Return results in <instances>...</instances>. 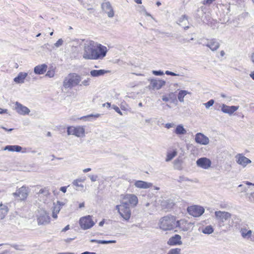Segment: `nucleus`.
Here are the masks:
<instances>
[{"label": "nucleus", "instance_id": "obj_10", "mask_svg": "<svg viewBox=\"0 0 254 254\" xmlns=\"http://www.w3.org/2000/svg\"><path fill=\"white\" fill-rule=\"evenodd\" d=\"M123 207L120 213V216L126 221H128L131 216V210L129 206H127L126 203H122Z\"/></svg>", "mask_w": 254, "mask_h": 254}, {"label": "nucleus", "instance_id": "obj_17", "mask_svg": "<svg viewBox=\"0 0 254 254\" xmlns=\"http://www.w3.org/2000/svg\"><path fill=\"white\" fill-rule=\"evenodd\" d=\"M15 108L18 114L22 115L28 114L30 112V110L27 107L23 106L18 102L15 103Z\"/></svg>", "mask_w": 254, "mask_h": 254}, {"label": "nucleus", "instance_id": "obj_6", "mask_svg": "<svg viewBox=\"0 0 254 254\" xmlns=\"http://www.w3.org/2000/svg\"><path fill=\"white\" fill-rule=\"evenodd\" d=\"M79 225L80 227L83 230H86L91 228L95 224L92 219V216L87 215L81 217L79 220Z\"/></svg>", "mask_w": 254, "mask_h": 254}, {"label": "nucleus", "instance_id": "obj_37", "mask_svg": "<svg viewBox=\"0 0 254 254\" xmlns=\"http://www.w3.org/2000/svg\"><path fill=\"white\" fill-rule=\"evenodd\" d=\"M6 245H8L6 244ZM11 247L14 248L15 250L23 251V249L22 248V246L16 245V244H9Z\"/></svg>", "mask_w": 254, "mask_h": 254}, {"label": "nucleus", "instance_id": "obj_64", "mask_svg": "<svg viewBox=\"0 0 254 254\" xmlns=\"http://www.w3.org/2000/svg\"><path fill=\"white\" fill-rule=\"evenodd\" d=\"M0 254H9V251L8 250H5Z\"/></svg>", "mask_w": 254, "mask_h": 254}, {"label": "nucleus", "instance_id": "obj_15", "mask_svg": "<svg viewBox=\"0 0 254 254\" xmlns=\"http://www.w3.org/2000/svg\"><path fill=\"white\" fill-rule=\"evenodd\" d=\"M195 141L202 145H207L209 142V138L202 133H197L195 135Z\"/></svg>", "mask_w": 254, "mask_h": 254}, {"label": "nucleus", "instance_id": "obj_36", "mask_svg": "<svg viewBox=\"0 0 254 254\" xmlns=\"http://www.w3.org/2000/svg\"><path fill=\"white\" fill-rule=\"evenodd\" d=\"M214 103V101L213 99H211L207 102L204 103L203 105L205 106L206 108L208 109L212 106Z\"/></svg>", "mask_w": 254, "mask_h": 254}, {"label": "nucleus", "instance_id": "obj_12", "mask_svg": "<svg viewBox=\"0 0 254 254\" xmlns=\"http://www.w3.org/2000/svg\"><path fill=\"white\" fill-rule=\"evenodd\" d=\"M196 165L198 167L204 169H208L211 165V161L209 159L206 157L199 158L196 161Z\"/></svg>", "mask_w": 254, "mask_h": 254}, {"label": "nucleus", "instance_id": "obj_3", "mask_svg": "<svg viewBox=\"0 0 254 254\" xmlns=\"http://www.w3.org/2000/svg\"><path fill=\"white\" fill-rule=\"evenodd\" d=\"M81 81V77L76 73L69 74L64 81V86L66 88H71L78 85Z\"/></svg>", "mask_w": 254, "mask_h": 254}, {"label": "nucleus", "instance_id": "obj_40", "mask_svg": "<svg viewBox=\"0 0 254 254\" xmlns=\"http://www.w3.org/2000/svg\"><path fill=\"white\" fill-rule=\"evenodd\" d=\"M178 181L180 183H182L183 182H185V181H190V180L189 179H188L187 177H185L184 176H182L179 177V179L178 180Z\"/></svg>", "mask_w": 254, "mask_h": 254}, {"label": "nucleus", "instance_id": "obj_31", "mask_svg": "<svg viewBox=\"0 0 254 254\" xmlns=\"http://www.w3.org/2000/svg\"><path fill=\"white\" fill-rule=\"evenodd\" d=\"M214 232V229L211 225H208L202 229V232L205 234H210Z\"/></svg>", "mask_w": 254, "mask_h": 254}, {"label": "nucleus", "instance_id": "obj_59", "mask_svg": "<svg viewBox=\"0 0 254 254\" xmlns=\"http://www.w3.org/2000/svg\"><path fill=\"white\" fill-rule=\"evenodd\" d=\"M90 241L91 243H96L99 244V242H100L101 240L91 239V240H90Z\"/></svg>", "mask_w": 254, "mask_h": 254}, {"label": "nucleus", "instance_id": "obj_23", "mask_svg": "<svg viewBox=\"0 0 254 254\" xmlns=\"http://www.w3.org/2000/svg\"><path fill=\"white\" fill-rule=\"evenodd\" d=\"M37 194L38 195V197L39 198H42V197H43L42 199H40V201H45L46 200L47 197L50 194V193L47 189L44 188L40 189L37 193Z\"/></svg>", "mask_w": 254, "mask_h": 254}, {"label": "nucleus", "instance_id": "obj_32", "mask_svg": "<svg viewBox=\"0 0 254 254\" xmlns=\"http://www.w3.org/2000/svg\"><path fill=\"white\" fill-rule=\"evenodd\" d=\"M177 154V152L176 150H174L172 152L168 153L167 155L166 159V162L171 161L174 157H175Z\"/></svg>", "mask_w": 254, "mask_h": 254}, {"label": "nucleus", "instance_id": "obj_46", "mask_svg": "<svg viewBox=\"0 0 254 254\" xmlns=\"http://www.w3.org/2000/svg\"><path fill=\"white\" fill-rule=\"evenodd\" d=\"M61 207L60 206H55L53 209V212L58 213L61 210Z\"/></svg>", "mask_w": 254, "mask_h": 254}, {"label": "nucleus", "instance_id": "obj_60", "mask_svg": "<svg viewBox=\"0 0 254 254\" xmlns=\"http://www.w3.org/2000/svg\"><path fill=\"white\" fill-rule=\"evenodd\" d=\"M103 107H107V108H109L111 106V104L110 103H106L103 104Z\"/></svg>", "mask_w": 254, "mask_h": 254}, {"label": "nucleus", "instance_id": "obj_49", "mask_svg": "<svg viewBox=\"0 0 254 254\" xmlns=\"http://www.w3.org/2000/svg\"><path fill=\"white\" fill-rule=\"evenodd\" d=\"M113 108L118 113L120 114V115H122V112L120 111V109L118 107H117L116 105H113Z\"/></svg>", "mask_w": 254, "mask_h": 254}, {"label": "nucleus", "instance_id": "obj_56", "mask_svg": "<svg viewBox=\"0 0 254 254\" xmlns=\"http://www.w3.org/2000/svg\"><path fill=\"white\" fill-rule=\"evenodd\" d=\"M249 198L251 200L254 201V192L250 193Z\"/></svg>", "mask_w": 254, "mask_h": 254}, {"label": "nucleus", "instance_id": "obj_21", "mask_svg": "<svg viewBox=\"0 0 254 254\" xmlns=\"http://www.w3.org/2000/svg\"><path fill=\"white\" fill-rule=\"evenodd\" d=\"M203 45L209 48L212 51H216L220 47L219 43L215 39H212L208 42L207 43L203 44Z\"/></svg>", "mask_w": 254, "mask_h": 254}, {"label": "nucleus", "instance_id": "obj_54", "mask_svg": "<svg viewBox=\"0 0 254 254\" xmlns=\"http://www.w3.org/2000/svg\"><path fill=\"white\" fill-rule=\"evenodd\" d=\"M67 187H62L60 188V190L65 193L66 191Z\"/></svg>", "mask_w": 254, "mask_h": 254}, {"label": "nucleus", "instance_id": "obj_24", "mask_svg": "<svg viewBox=\"0 0 254 254\" xmlns=\"http://www.w3.org/2000/svg\"><path fill=\"white\" fill-rule=\"evenodd\" d=\"M27 75V73L20 72L18 73V75L14 78V81L17 83H23Z\"/></svg>", "mask_w": 254, "mask_h": 254}, {"label": "nucleus", "instance_id": "obj_50", "mask_svg": "<svg viewBox=\"0 0 254 254\" xmlns=\"http://www.w3.org/2000/svg\"><path fill=\"white\" fill-rule=\"evenodd\" d=\"M174 126V124L173 123H167L165 125V127L167 128H170Z\"/></svg>", "mask_w": 254, "mask_h": 254}, {"label": "nucleus", "instance_id": "obj_39", "mask_svg": "<svg viewBox=\"0 0 254 254\" xmlns=\"http://www.w3.org/2000/svg\"><path fill=\"white\" fill-rule=\"evenodd\" d=\"M116 240H101L100 242H99V244H109L111 243H116Z\"/></svg>", "mask_w": 254, "mask_h": 254}, {"label": "nucleus", "instance_id": "obj_58", "mask_svg": "<svg viewBox=\"0 0 254 254\" xmlns=\"http://www.w3.org/2000/svg\"><path fill=\"white\" fill-rule=\"evenodd\" d=\"M7 111V109H3L1 108H0V114H2L3 113H6Z\"/></svg>", "mask_w": 254, "mask_h": 254}, {"label": "nucleus", "instance_id": "obj_20", "mask_svg": "<svg viewBox=\"0 0 254 254\" xmlns=\"http://www.w3.org/2000/svg\"><path fill=\"white\" fill-rule=\"evenodd\" d=\"M134 186L138 189H146L151 188L153 184L151 183L143 181H136L134 184Z\"/></svg>", "mask_w": 254, "mask_h": 254}, {"label": "nucleus", "instance_id": "obj_7", "mask_svg": "<svg viewBox=\"0 0 254 254\" xmlns=\"http://www.w3.org/2000/svg\"><path fill=\"white\" fill-rule=\"evenodd\" d=\"M37 222L38 225H46L50 223V218L47 212L43 209L38 211Z\"/></svg>", "mask_w": 254, "mask_h": 254}, {"label": "nucleus", "instance_id": "obj_5", "mask_svg": "<svg viewBox=\"0 0 254 254\" xmlns=\"http://www.w3.org/2000/svg\"><path fill=\"white\" fill-rule=\"evenodd\" d=\"M138 202L137 197L133 194H126L124 195L122 203H126L127 206L134 207L136 206Z\"/></svg>", "mask_w": 254, "mask_h": 254}, {"label": "nucleus", "instance_id": "obj_35", "mask_svg": "<svg viewBox=\"0 0 254 254\" xmlns=\"http://www.w3.org/2000/svg\"><path fill=\"white\" fill-rule=\"evenodd\" d=\"M168 254H181V249L178 248L171 249Z\"/></svg>", "mask_w": 254, "mask_h": 254}, {"label": "nucleus", "instance_id": "obj_28", "mask_svg": "<svg viewBox=\"0 0 254 254\" xmlns=\"http://www.w3.org/2000/svg\"><path fill=\"white\" fill-rule=\"evenodd\" d=\"M22 150V147L19 145H7L4 148V150H8L9 151H16L17 152H20Z\"/></svg>", "mask_w": 254, "mask_h": 254}, {"label": "nucleus", "instance_id": "obj_52", "mask_svg": "<svg viewBox=\"0 0 254 254\" xmlns=\"http://www.w3.org/2000/svg\"><path fill=\"white\" fill-rule=\"evenodd\" d=\"M162 99L163 101L168 102L169 101V98L165 95H163L162 97Z\"/></svg>", "mask_w": 254, "mask_h": 254}, {"label": "nucleus", "instance_id": "obj_43", "mask_svg": "<svg viewBox=\"0 0 254 254\" xmlns=\"http://www.w3.org/2000/svg\"><path fill=\"white\" fill-rule=\"evenodd\" d=\"M55 75V72L53 70H49L47 71L46 76L49 77H53Z\"/></svg>", "mask_w": 254, "mask_h": 254}, {"label": "nucleus", "instance_id": "obj_16", "mask_svg": "<svg viewBox=\"0 0 254 254\" xmlns=\"http://www.w3.org/2000/svg\"><path fill=\"white\" fill-rule=\"evenodd\" d=\"M166 81L163 80L152 79L150 80V85L152 89L158 90L165 85Z\"/></svg>", "mask_w": 254, "mask_h": 254}, {"label": "nucleus", "instance_id": "obj_61", "mask_svg": "<svg viewBox=\"0 0 254 254\" xmlns=\"http://www.w3.org/2000/svg\"><path fill=\"white\" fill-rule=\"evenodd\" d=\"M81 254H96V253L94 252H85L81 253Z\"/></svg>", "mask_w": 254, "mask_h": 254}, {"label": "nucleus", "instance_id": "obj_47", "mask_svg": "<svg viewBox=\"0 0 254 254\" xmlns=\"http://www.w3.org/2000/svg\"><path fill=\"white\" fill-rule=\"evenodd\" d=\"M184 21H188L187 17L185 15H182V17L179 20V22L180 23H181V22H183Z\"/></svg>", "mask_w": 254, "mask_h": 254}, {"label": "nucleus", "instance_id": "obj_11", "mask_svg": "<svg viewBox=\"0 0 254 254\" xmlns=\"http://www.w3.org/2000/svg\"><path fill=\"white\" fill-rule=\"evenodd\" d=\"M235 158L236 162L244 168L252 162L250 159L244 156L242 154H238L235 156Z\"/></svg>", "mask_w": 254, "mask_h": 254}, {"label": "nucleus", "instance_id": "obj_62", "mask_svg": "<svg viewBox=\"0 0 254 254\" xmlns=\"http://www.w3.org/2000/svg\"><path fill=\"white\" fill-rule=\"evenodd\" d=\"M91 168H86V169H84V170H83V172L84 173H87V172H88L90 171H91Z\"/></svg>", "mask_w": 254, "mask_h": 254}, {"label": "nucleus", "instance_id": "obj_22", "mask_svg": "<svg viewBox=\"0 0 254 254\" xmlns=\"http://www.w3.org/2000/svg\"><path fill=\"white\" fill-rule=\"evenodd\" d=\"M48 66L44 64L36 66L34 68V72L36 74H44L47 69Z\"/></svg>", "mask_w": 254, "mask_h": 254}, {"label": "nucleus", "instance_id": "obj_14", "mask_svg": "<svg viewBox=\"0 0 254 254\" xmlns=\"http://www.w3.org/2000/svg\"><path fill=\"white\" fill-rule=\"evenodd\" d=\"M101 7L102 10L107 14L109 17H113L114 16V12L110 2L106 1L102 3Z\"/></svg>", "mask_w": 254, "mask_h": 254}, {"label": "nucleus", "instance_id": "obj_8", "mask_svg": "<svg viewBox=\"0 0 254 254\" xmlns=\"http://www.w3.org/2000/svg\"><path fill=\"white\" fill-rule=\"evenodd\" d=\"M85 130L82 127H69L67 128V133L68 135H74L77 137H82L84 135Z\"/></svg>", "mask_w": 254, "mask_h": 254}, {"label": "nucleus", "instance_id": "obj_33", "mask_svg": "<svg viewBox=\"0 0 254 254\" xmlns=\"http://www.w3.org/2000/svg\"><path fill=\"white\" fill-rule=\"evenodd\" d=\"M182 161L180 159H176L174 161V168L176 169L180 170L182 169Z\"/></svg>", "mask_w": 254, "mask_h": 254}, {"label": "nucleus", "instance_id": "obj_51", "mask_svg": "<svg viewBox=\"0 0 254 254\" xmlns=\"http://www.w3.org/2000/svg\"><path fill=\"white\" fill-rule=\"evenodd\" d=\"M213 0H204L203 1L204 4H210L212 3Z\"/></svg>", "mask_w": 254, "mask_h": 254}, {"label": "nucleus", "instance_id": "obj_63", "mask_svg": "<svg viewBox=\"0 0 254 254\" xmlns=\"http://www.w3.org/2000/svg\"><path fill=\"white\" fill-rule=\"evenodd\" d=\"M250 76L251 77V78L254 80V71L252 72L251 73V74H250Z\"/></svg>", "mask_w": 254, "mask_h": 254}, {"label": "nucleus", "instance_id": "obj_4", "mask_svg": "<svg viewBox=\"0 0 254 254\" xmlns=\"http://www.w3.org/2000/svg\"><path fill=\"white\" fill-rule=\"evenodd\" d=\"M215 217L220 227L224 226V222L231 218L232 214L227 211H216Z\"/></svg>", "mask_w": 254, "mask_h": 254}, {"label": "nucleus", "instance_id": "obj_2", "mask_svg": "<svg viewBox=\"0 0 254 254\" xmlns=\"http://www.w3.org/2000/svg\"><path fill=\"white\" fill-rule=\"evenodd\" d=\"M160 229L166 231L173 230L180 225V221H176V218L173 216H166L160 220Z\"/></svg>", "mask_w": 254, "mask_h": 254}, {"label": "nucleus", "instance_id": "obj_13", "mask_svg": "<svg viewBox=\"0 0 254 254\" xmlns=\"http://www.w3.org/2000/svg\"><path fill=\"white\" fill-rule=\"evenodd\" d=\"M28 190L26 187L23 186L19 188L17 192L12 193V195L16 197H19L20 200H24L28 196Z\"/></svg>", "mask_w": 254, "mask_h": 254}, {"label": "nucleus", "instance_id": "obj_57", "mask_svg": "<svg viewBox=\"0 0 254 254\" xmlns=\"http://www.w3.org/2000/svg\"><path fill=\"white\" fill-rule=\"evenodd\" d=\"M180 42H181L183 44H184V43H185L186 42H190V40L184 38V39H182V40H181L180 41Z\"/></svg>", "mask_w": 254, "mask_h": 254}, {"label": "nucleus", "instance_id": "obj_26", "mask_svg": "<svg viewBox=\"0 0 254 254\" xmlns=\"http://www.w3.org/2000/svg\"><path fill=\"white\" fill-rule=\"evenodd\" d=\"M8 211L7 206L1 203L0 204V220L3 219L7 215Z\"/></svg>", "mask_w": 254, "mask_h": 254}, {"label": "nucleus", "instance_id": "obj_38", "mask_svg": "<svg viewBox=\"0 0 254 254\" xmlns=\"http://www.w3.org/2000/svg\"><path fill=\"white\" fill-rule=\"evenodd\" d=\"M91 79L90 78H87L86 79L83 80L80 85L88 86L90 85Z\"/></svg>", "mask_w": 254, "mask_h": 254}, {"label": "nucleus", "instance_id": "obj_34", "mask_svg": "<svg viewBox=\"0 0 254 254\" xmlns=\"http://www.w3.org/2000/svg\"><path fill=\"white\" fill-rule=\"evenodd\" d=\"M84 180H81V179H77L76 180L73 181L72 184L74 186L77 187H80L82 189H83L84 186L82 184H79V183L83 182Z\"/></svg>", "mask_w": 254, "mask_h": 254}, {"label": "nucleus", "instance_id": "obj_18", "mask_svg": "<svg viewBox=\"0 0 254 254\" xmlns=\"http://www.w3.org/2000/svg\"><path fill=\"white\" fill-rule=\"evenodd\" d=\"M221 107V111L223 113L228 114L230 115L233 114L239 108V106H227L225 104H222Z\"/></svg>", "mask_w": 254, "mask_h": 254}, {"label": "nucleus", "instance_id": "obj_45", "mask_svg": "<svg viewBox=\"0 0 254 254\" xmlns=\"http://www.w3.org/2000/svg\"><path fill=\"white\" fill-rule=\"evenodd\" d=\"M88 177L92 182H95L97 180L98 176L97 175H88Z\"/></svg>", "mask_w": 254, "mask_h": 254}, {"label": "nucleus", "instance_id": "obj_55", "mask_svg": "<svg viewBox=\"0 0 254 254\" xmlns=\"http://www.w3.org/2000/svg\"><path fill=\"white\" fill-rule=\"evenodd\" d=\"M69 229V225H67L64 229H62V232H65Z\"/></svg>", "mask_w": 254, "mask_h": 254}, {"label": "nucleus", "instance_id": "obj_1", "mask_svg": "<svg viewBox=\"0 0 254 254\" xmlns=\"http://www.w3.org/2000/svg\"><path fill=\"white\" fill-rule=\"evenodd\" d=\"M107 49L105 46L92 40H86L84 43L83 57L86 60H101L106 55Z\"/></svg>", "mask_w": 254, "mask_h": 254}, {"label": "nucleus", "instance_id": "obj_19", "mask_svg": "<svg viewBox=\"0 0 254 254\" xmlns=\"http://www.w3.org/2000/svg\"><path fill=\"white\" fill-rule=\"evenodd\" d=\"M181 240V236L179 235L176 234L169 239L167 244L170 246L181 245L182 244Z\"/></svg>", "mask_w": 254, "mask_h": 254}, {"label": "nucleus", "instance_id": "obj_44", "mask_svg": "<svg viewBox=\"0 0 254 254\" xmlns=\"http://www.w3.org/2000/svg\"><path fill=\"white\" fill-rule=\"evenodd\" d=\"M165 73L167 75H172V76H180V75L179 74H177L175 72H172V71H170L169 70H166L165 71Z\"/></svg>", "mask_w": 254, "mask_h": 254}, {"label": "nucleus", "instance_id": "obj_9", "mask_svg": "<svg viewBox=\"0 0 254 254\" xmlns=\"http://www.w3.org/2000/svg\"><path fill=\"white\" fill-rule=\"evenodd\" d=\"M188 211L189 214L193 217H199L204 212V209L203 207L198 205H194L189 207Z\"/></svg>", "mask_w": 254, "mask_h": 254}, {"label": "nucleus", "instance_id": "obj_42", "mask_svg": "<svg viewBox=\"0 0 254 254\" xmlns=\"http://www.w3.org/2000/svg\"><path fill=\"white\" fill-rule=\"evenodd\" d=\"M63 44V40L62 39H59L57 42L55 44V46L58 48L62 46Z\"/></svg>", "mask_w": 254, "mask_h": 254}, {"label": "nucleus", "instance_id": "obj_30", "mask_svg": "<svg viewBox=\"0 0 254 254\" xmlns=\"http://www.w3.org/2000/svg\"><path fill=\"white\" fill-rule=\"evenodd\" d=\"M241 233L242 236L244 238L249 239L252 236V231L251 230H247V229L246 228H242L241 230Z\"/></svg>", "mask_w": 254, "mask_h": 254}, {"label": "nucleus", "instance_id": "obj_48", "mask_svg": "<svg viewBox=\"0 0 254 254\" xmlns=\"http://www.w3.org/2000/svg\"><path fill=\"white\" fill-rule=\"evenodd\" d=\"M122 207L123 206H122V202H121V204L120 205H117L116 206V209L118 211L119 214L121 213V211L122 210Z\"/></svg>", "mask_w": 254, "mask_h": 254}, {"label": "nucleus", "instance_id": "obj_41", "mask_svg": "<svg viewBox=\"0 0 254 254\" xmlns=\"http://www.w3.org/2000/svg\"><path fill=\"white\" fill-rule=\"evenodd\" d=\"M152 73L153 74H154L155 75H157V76H160V75H162L164 74V72L161 70H153Z\"/></svg>", "mask_w": 254, "mask_h": 254}, {"label": "nucleus", "instance_id": "obj_27", "mask_svg": "<svg viewBox=\"0 0 254 254\" xmlns=\"http://www.w3.org/2000/svg\"><path fill=\"white\" fill-rule=\"evenodd\" d=\"M174 133L177 135H184L186 134L187 130L182 125H179L176 127Z\"/></svg>", "mask_w": 254, "mask_h": 254}, {"label": "nucleus", "instance_id": "obj_53", "mask_svg": "<svg viewBox=\"0 0 254 254\" xmlns=\"http://www.w3.org/2000/svg\"><path fill=\"white\" fill-rule=\"evenodd\" d=\"M57 206H60V207L62 206H64V204H65V203L64 202H61L60 201H57Z\"/></svg>", "mask_w": 254, "mask_h": 254}, {"label": "nucleus", "instance_id": "obj_25", "mask_svg": "<svg viewBox=\"0 0 254 254\" xmlns=\"http://www.w3.org/2000/svg\"><path fill=\"white\" fill-rule=\"evenodd\" d=\"M110 71L104 69H99V70H92L90 71V75L92 77H99L103 75L105 73H108Z\"/></svg>", "mask_w": 254, "mask_h": 254}, {"label": "nucleus", "instance_id": "obj_29", "mask_svg": "<svg viewBox=\"0 0 254 254\" xmlns=\"http://www.w3.org/2000/svg\"><path fill=\"white\" fill-rule=\"evenodd\" d=\"M188 94H190L191 93H190V92H189L187 90H180L178 93V98L179 101L180 102H184V97H185L186 95H187Z\"/></svg>", "mask_w": 254, "mask_h": 254}]
</instances>
